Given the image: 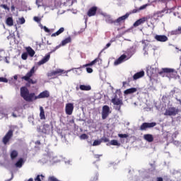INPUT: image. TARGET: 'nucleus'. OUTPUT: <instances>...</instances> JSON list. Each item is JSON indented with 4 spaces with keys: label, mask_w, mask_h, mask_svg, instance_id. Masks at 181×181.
I'll return each mask as SVG.
<instances>
[{
    "label": "nucleus",
    "mask_w": 181,
    "mask_h": 181,
    "mask_svg": "<svg viewBox=\"0 0 181 181\" xmlns=\"http://www.w3.org/2000/svg\"><path fill=\"white\" fill-rule=\"evenodd\" d=\"M20 91L22 98L28 103H32L33 101H35V100H37V98H49L50 97V93L47 90L41 92L37 96H36L35 93H30L29 89L25 86L21 87Z\"/></svg>",
    "instance_id": "f257e3e1"
},
{
    "label": "nucleus",
    "mask_w": 181,
    "mask_h": 181,
    "mask_svg": "<svg viewBox=\"0 0 181 181\" xmlns=\"http://www.w3.org/2000/svg\"><path fill=\"white\" fill-rule=\"evenodd\" d=\"M158 74L160 76H162V77H168V78H174L176 80L179 76L177 75V71H176L173 69L170 68H163L162 69V71L158 72Z\"/></svg>",
    "instance_id": "f03ea898"
},
{
    "label": "nucleus",
    "mask_w": 181,
    "mask_h": 181,
    "mask_svg": "<svg viewBox=\"0 0 181 181\" xmlns=\"http://www.w3.org/2000/svg\"><path fill=\"white\" fill-rule=\"evenodd\" d=\"M105 21L107 23H109L110 25H115V26H121L122 23H124V19H125V17H119L117 19L114 20L112 19V17H111L110 15H105Z\"/></svg>",
    "instance_id": "7ed1b4c3"
},
{
    "label": "nucleus",
    "mask_w": 181,
    "mask_h": 181,
    "mask_svg": "<svg viewBox=\"0 0 181 181\" xmlns=\"http://www.w3.org/2000/svg\"><path fill=\"white\" fill-rule=\"evenodd\" d=\"M33 74H35V66H33L30 70V71H28L26 74L25 76H23L22 79L25 80V81H27L28 83V84H36V83H37V81L30 78V77H32V76H33Z\"/></svg>",
    "instance_id": "20e7f679"
},
{
    "label": "nucleus",
    "mask_w": 181,
    "mask_h": 181,
    "mask_svg": "<svg viewBox=\"0 0 181 181\" xmlns=\"http://www.w3.org/2000/svg\"><path fill=\"white\" fill-rule=\"evenodd\" d=\"M98 62H100V58H96L93 61H92L90 63L82 65L79 68H77V69L80 70V69H84V67H87L86 68L87 73H93V69L90 67L91 66H94V64H95V63H98Z\"/></svg>",
    "instance_id": "39448f33"
},
{
    "label": "nucleus",
    "mask_w": 181,
    "mask_h": 181,
    "mask_svg": "<svg viewBox=\"0 0 181 181\" xmlns=\"http://www.w3.org/2000/svg\"><path fill=\"white\" fill-rule=\"evenodd\" d=\"M111 103H112L114 105H117V107H115V110H117V111H120L121 107L124 105V102L122 101V99L118 98L117 95H115V98H113L111 100Z\"/></svg>",
    "instance_id": "423d86ee"
},
{
    "label": "nucleus",
    "mask_w": 181,
    "mask_h": 181,
    "mask_svg": "<svg viewBox=\"0 0 181 181\" xmlns=\"http://www.w3.org/2000/svg\"><path fill=\"white\" fill-rule=\"evenodd\" d=\"M67 73H69V71H64L63 69H57L55 71L48 72L47 77H54L56 76H62V74H66V76H68Z\"/></svg>",
    "instance_id": "0eeeda50"
},
{
    "label": "nucleus",
    "mask_w": 181,
    "mask_h": 181,
    "mask_svg": "<svg viewBox=\"0 0 181 181\" xmlns=\"http://www.w3.org/2000/svg\"><path fill=\"white\" fill-rule=\"evenodd\" d=\"M53 130V125L45 124L42 128L38 129V132H42V134H50V131Z\"/></svg>",
    "instance_id": "6e6552de"
},
{
    "label": "nucleus",
    "mask_w": 181,
    "mask_h": 181,
    "mask_svg": "<svg viewBox=\"0 0 181 181\" xmlns=\"http://www.w3.org/2000/svg\"><path fill=\"white\" fill-rule=\"evenodd\" d=\"M69 43H71V37L70 36L63 40L59 45L52 50L51 52H56L58 49H60L62 46H66V45H69Z\"/></svg>",
    "instance_id": "1a4fd4ad"
},
{
    "label": "nucleus",
    "mask_w": 181,
    "mask_h": 181,
    "mask_svg": "<svg viewBox=\"0 0 181 181\" xmlns=\"http://www.w3.org/2000/svg\"><path fill=\"white\" fill-rule=\"evenodd\" d=\"M12 136H13V130L10 129L8 132L6 134V135L3 137L2 142L4 145H7L8 142L11 141Z\"/></svg>",
    "instance_id": "9d476101"
},
{
    "label": "nucleus",
    "mask_w": 181,
    "mask_h": 181,
    "mask_svg": "<svg viewBox=\"0 0 181 181\" xmlns=\"http://www.w3.org/2000/svg\"><path fill=\"white\" fill-rule=\"evenodd\" d=\"M179 112V109H177L175 107H171L167 109L164 113V115H168L169 117H175Z\"/></svg>",
    "instance_id": "9b49d317"
},
{
    "label": "nucleus",
    "mask_w": 181,
    "mask_h": 181,
    "mask_svg": "<svg viewBox=\"0 0 181 181\" xmlns=\"http://www.w3.org/2000/svg\"><path fill=\"white\" fill-rule=\"evenodd\" d=\"M156 127V122H144L140 126V131H146L148 128H153Z\"/></svg>",
    "instance_id": "f8f14e48"
},
{
    "label": "nucleus",
    "mask_w": 181,
    "mask_h": 181,
    "mask_svg": "<svg viewBox=\"0 0 181 181\" xmlns=\"http://www.w3.org/2000/svg\"><path fill=\"white\" fill-rule=\"evenodd\" d=\"M110 106L104 105L102 110V119H107L108 115H110Z\"/></svg>",
    "instance_id": "ddd939ff"
},
{
    "label": "nucleus",
    "mask_w": 181,
    "mask_h": 181,
    "mask_svg": "<svg viewBox=\"0 0 181 181\" xmlns=\"http://www.w3.org/2000/svg\"><path fill=\"white\" fill-rule=\"evenodd\" d=\"M74 110V105L73 103H67L65 106V112L66 115H71Z\"/></svg>",
    "instance_id": "4468645a"
},
{
    "label": "nucleus",
    "mask_w": 181,
    "mask_h": 181,
    "mask_svg": "<svg viewBox=\"0 0 181 181\" xmlns=\"http://www.w3.org/2000/svg\"><path fill=\"white\" fill-rule=\"evenodd\" d=\"M128 60V57L125 54L121 55L117 59H116L114 62L115 66H118L121 64V63H124V62H127Z\"/></svg>",
    "instance_id": "2eb2a0df"
},
{
    "label": "nucleus",
    "mask_w": 181,
    "mask_h": 181,
    "mask_svg": "<svg viewBox=\"0 0 181 181\" xmlns=\"http://www.w3.org/2000/svg\"><path fill=\"white\" fill-rule=\"evenodd\" d=\"M97 11H98V7L95 6H92L88 11L87 15L89 16V18H91V16H95V15H97Z\"/></svg>",
    "instance_id": "dca6fc26"
},
{
    "label": "nucleus",
    "mask_w": 181,
    "mask_h": 181,
    "mask_svg": "<svg viewBox=\"0 0 181 181\" xmlns=\"http://www.w3.org/2000/svg\"><path fill=\"white\" fill-rule=\"evenodd\" d=\"M50 53H52V51L47 54L40 62H38L39 66H42V64H45V63H47V62L50 60Z\"/></svg>",
    "instance_id": "f3484780"
},
{
    "label": "nucleus",
    "mask_w": 181,
    "mask_h": 181,
    "mask_svg": "<svg viewBox=\"0 0 181 181\" xmlns=\"http://www.w3.org/2000/svg\"><path fill=\"white\" fill-rule=\"evenodd\" d=\"M154 39H156V40H157V42H168V36L160 35H156L154 37Z\"/></svg>",
    "instance_id": "a211bd4d"
},
{
    "label": "nucleus",
    "mask_w": 181,
    "mask_h": 181,
    "mask_svg": "<svg viewBox=\"0 0 181 181\" xmlns=\"http://www.w3.org/2000/svg\"><path fill=\"white\" fill-rule=\"evenodd\" d=\"M146 21H148L147 17H143L141 18H139L134 23L133 26H134V28H136L139 26V25H142L143 23H145Z\"/></svg>",
    "instance_id": "6ab92c4d"
},
{
    "label": "nucleus",
    "mask_w": 181,
    "mask_h": 181,
    "mask_svg": "<svg viewBox=\"0 0 181 181\" xmlns=\"http://www.w3.org/2000/svg\"><path fill=\"white\" fill-rule=\"evenodd\" d=\"M137 12H139V8H134L130 11L129 13H127L124 16H122V17L124 18L123 19L124 22H125L126 19H128V18H129V15H132V13H137Z\"/></svg>",
    "instance_id": "aec40b11"
},
{
    "label": "nucleus",
    "mask_w": 181,
    "mask_h": 181,
    "mask_svg": "<svg viewBox=\"0 0 181 181\" xmlns=\"http://www.w3.org/2000/svg\"><path fill=\"white\" fill-rule=\"evenodd\" d=\"M144 76H145V71H141L139 72L136 73L133 76V80H138L139 78H142V77H144Z\"/></svg>",
    "instance_id": "412c9836"
},
{
    "label": "nucleus",
    "mask_w": 181,
    "mask_h": 181,
    "mask_svg": "<svg viewBox=\"0 0 181 181\" xmlns=\"http://www.w3.org/2000/svg\"><path fill=\"white\" fill-rule=\"evenodd\" d=\"M138 91V89L136 88H131L129 89H127L124 91V94L126 95H128L129 94H134V93H136Z\"/></svg>",
    "instance_id": "4be33fe9"
},
{
    "label": "nucleus",
    "mask_w": 181,
    "mask_h": 181,
    "mask_svg": "<svg viewBox=\"0 0 181 181\" xmlns=\"http://www.w3.org/2000/svg\"><path fill=\"white\" fill-rule=\"evenodd\" d=\"M19 153L16 150H12L10 153V158L11 160H15L17 156H18Z\"/></svg>",
    "instance_id": "5701e85b"
},
{
    "label": "nucleus",
    "mask_w": 181,
    "mask_h": 181,
    "mask_svg": "<svg viewBox=\"0 0 181 181\" xmlns=\"http://www.w3.org/2000/svg\"><path fill=\"white\" fill-rule=\"evenodd\" d=\"M144 138L145 141H147V142H153V135L152 134H144Z\"/></svg>",
    "instance_id": "b1692460"
},
{
    "label": "nucleus",
    "mask_w": 181,
    "mask_h": 181,
    "mask_svg": "<svg viewBox=\"0 0 181 181\" xmlns=\"http://www.w3.org/2000/svg\"><path fill=\"white\" fill-rule=\"evenodd\" d=\"M64 32V28H60L56 33L52 34V37H55V36H59V35H62Z\"/></svg>",
    "instance_id": "393cba45"
},
{
    "label": "nucleus",
    "mask_w": 181,
    "mask_h": 181,
    "mask_svg": "<svg viewBox=\"0 0 181 181\" xmlns=\"http://www.w3.org/2000/svg\"><path fill=\"white\" fill-rule=\"evenodd\" d=\"M79 88L82 91H90V90H91V86H86V85H81V86H79Z\"/></svg>",
    "instance_id": "a878e982"
},
{
    "label": "nucleus",
    "mask_w": 181,
    "mask_h": 181,
    "mask_svg": "<svg viewBox=\"0 0 181 181\" xmlns=\"http://www.w3.org/2000/svg\"><path fill=\"white\" fill-rule=\"evenodd\" d=\"M40 119H46V116L45 115V109H43V107H40Z\"/></svg>",
    "instance_id": "bb28decb"
},
{
    "label": "nucleus",
    "mask_w": 181,
    "mask_h": 181,
    "mask_svg": "<svg viewBox=\"0 0 181 181\" xmlns=\"http://www.w3.org/2000/svg\"><path fill=\"white\" fill-rule=\"evenodd\" d=\"M26 50H27V53L29 54V56H30V57H33V56H35V50H33L32 47H28L26 48Z\"/></svg>",
    "instance_id": "cd10ccee"
},
{
    "label": "nucleus",
    "mask_w": 181,
    "mask_h": 181,
    "mask_svg": "<svg viewBox=\"0 0 181 181\" xmlns=\"http://www.w3.org/2000/svg\"><path fill=\"white\" fill-rule=\"evenodd\" d=\"M6 23L8 25V26H13V19L12 17L7 18Z\"/></svg>",
    "instance_id": "c85d7f7f"
},
{
    "label": "nucleus",
    "mask_w": 181,
    "mask_h": 181,
    "mask_svg": "<svg viewBox=\"0 0 181 181\" xmlns=\"http://www.w3.org/2000/svg\"><path fill=\"white\" fill-rule=\"evenodd\" d=\"M171 35H181V27H178L177 29L172 30L171 31Z\"/></svg>",
    "instance_id": "c756f323"
},
{
    "label": "nucleus",
    "mask_w": 181,
    "mask_h": 181,
    "mask_svg": "<svg viewBox=\"0 0 181 181\" xmlns=\"http://www.w3.org/2000/svg\"><path fill=\"white\" fill-rule=\"evenodd\" d=\"M110 144L113 146H121V143L118 142L117 140H111Z\"/></svg>",
    "instance_id": "7c9ffc66"
},
{
    "label": "nucleus",
    "mask_w": 181,
    "mask_h": 181,
    "mask_svg": "<svg viewBox=\"0 0 181 181\" xmlns=\"http://www.w3.org/2000/svg\"><path fill=\"white\" fill-rule=\"evenodd\" d=\"M23 165V158H20L16 163V168H21Z\"/></svg>",
    "instance_id": "2f4dec72"
},
{
    "label": "nucleus",
    "mask_w": 181,
    "mask_h": 181,
    "mask_svg": "<svg viewBox=\"0 0 181 181\" xmlns=\"http://www.w3.org/2000/svg\"><path fill=\"white\" fill-rule=\"evenodd\" d=\"M164 13H165V10H162L160 11H157L156 13V15L157 16V18H162L163 16Z\"/></svg>",
    "instance_id": "473e14b6"
},
{
    "label": "nucleus",
    "mask_w": 181,
    "mask_h": 181,
    "mask_svg": "<svg viewBox=\"0 0 181 181\" xmlns=\"http://www.w3.org/2000/svg\"><path fill=\"white\" fill-rule=\"evenodd\" d=\"M98 145H101V140H95L93 143V146H98Z\"/></svg>",
    "instance_id": "72a5a7b5"
},
{
    "label": "nucleus",
    "mask_w": 181,
    "mask_h": 181,
    "mask_svg": "<svg viewBox=\"0 0 181 181\" xmlns=\"http://www.w3.org/2000/svg\"><path fill=\"white\" fill-rule=\"evenodd\" d=\"M149 6V4H144L139 8V11H144V9H146Z\"/></svg>",
    "instance_id": "f704fd0d"
},
{
    "label": "nucleus",
    "mask_w": 181,
    "mask_h": 181,
    "mask_svg": "<svg viewBox=\"0 0 181 181\" xmlns=\"http://www.w3.org/2000/svg\"><path fill=\"white\" fill-rule=\"evenodd\" d=\"M100 141H101V142H110V139L107 137H106L105 136H103L100 139Z\"/></svg>",
    "instance_id": "c9c22d12"
},
{
    "label": "nucleus",
    "mask_w": 181,
    "mask_h": 181,
    "mask_svg": "<svg viewBox=\"0 0 181 181\" xmlns=\"http://www.w3.org/2000/svg\"><path fill=\"white\" fill-rule=\"evenodd\" d=\"M21 59H23V60H26L28 59V53H23L21 55Z\"/></svg>",
    "instance_id": "e433bc0d"
},
{
    "label": "nucleus",
    "mask_w": 181,
    "mask_h": 181,
    "mask_svg": "<svg viewBox=\"0 0 181 181\" xmlns=\"http://www.w3.org/2000/svg\"><path fill=\"white\" fill-rule=\"evenodd\" d=\"M81 139H88V136L86 134H83L80 136Z\"/></svg>",
    "instance_id": "4c0bfd02"
},
{
    "label": "nucleus",
    "mask_w": 181,
    "mask_h": 181,
    "mask_svg": "<svg viewBox=\"0 0 181 181\" xmlns=\"http://www.w3.org/2000/svg\"><path fill=\"white\" fill-rule=\"evenodd\" d=\"M40 177H42V179H43V177H45V176H43V175H37V176L35 178V181H42V180L40 179Z\"/></svg>",
    "instance_id": "58836bf2"
},
{
    "label": "nucleus",
    "mask_w": 181,
    "mask_h": 181,
    "mask_svg": "<svg viewBox=\"0 0 181 181\" xmlns=\"http://www.w3.org/2000/svg\"><path fill=\"white\" fill-rule=\"evenodd\" d=\"M118 136H119V138H128V136H129V135H128L127 134H119Z\"/></svg>",
    "instance_id": "ea45409f"
},
{
    "label": "nucleus",
    "mask_w": 181,
    "mask_h": 181,
    "mask_svg": "<svg viewBox=\"0 0 181 181\" xmlns=\"http://www.w3.org/2000/svg\"><path fill=\"white\" fill-rule=\"evenodd\" d=\"M0 83H8L6 78L0 77Z\"/></svg>",
    "instance_id": "a19ab883"
},
{
    "label": "nucleus",
    "mask_w": 181,
    "mask_h": 181,
    "mask_svg": "<svg viewBox=\"0 0 181 181\" xmlns=\"http://www.w3.org/2000/svg\"><path fill=\"white\" fill-rule=\"evenodd\" d=\"M1 7L4 8V9H6L7 11H9V7H8V5L6 4H1Z\"/></svg>",
    "instance_id": "79ce46f5"
},
{
    "label": "nucleus",
    "mask_w": 181,
    "mask_h": 181,
    "mask_svg": "<svg viewBox=\"0 0 181 181\" xmlns=\"http://www.w3.org/2000/svg\"><path fill=\"white\" fill-rule=\"evenodd\" d=\"M176 93V90H173L170 92V97H173V95H175Z\"/></svg>",
    "instance_id": "37998d69"
},
{
    "label": "nucleus",
    "mask_w": 181,
    "mask_h": 181,
    "mask_svg": "<svg viewBox=\"0 0 181 181\" xmlns=\"http://www.w3.org/2000/svg\"><path fill=\"white\" fill-rule=\"evenodd\" d=\"M142 44L144 45V49L145 50V49H146V47H148V44H146V42L145 40L142 41Z\"/></svg>",
    "instance_id": "c03bdc74"
},
{
    "label": "nucleus",
    "mask_w": 181,
    "mask_h": 181,
    "mask_svg": "<svg viewBox=\"0 0 181 181\" xmlns=\"http://www.w3.org/2000/svg\"><path fill=\"white\" fill-rule=\"evenodd\" d=\"M25 18H20V23L21 25H23V23H25Z\"/></svg>",
    "instance_id": "a18cd8bd"
},
{
    "label": "nucleus",
    "mask_w": 181,
    "mask_h": 181,
    "mask_svg": "<svg viewBox=\"0 0 181 181\" xmlns=\"http://www.w3.org/2000/svg\"><path fill=\"white\" fill-rule=\"evenodd\" d=\"M44 30L47 33H50V30L49 28H47V27H46V26H44Z\"/></svg>",
    "instance_id": "49530a36"
},
{
    "label": "nucleus",
    "mask_w": 181,
    "mask_h": 181,
    "mask_svg": "<svg viewBox=\"0 0 181 181\" xmlns=\"http://www.w3.org/2000/svg\"><path fill=\"white\" fill-rule=\"evenodd\" d=\"M110 46H111V43H107V45H106V46L103 48V50H105V49H108V47H110Z\"/></svg>",
    "instance_id": "de8ad7c7"
},
{
    "label": "nucleus",
    "mask_w": 181,
    "mask_h": 181,
    "mask_svg": "<svg viewBox=\"0 0 181 181\" xmlns=\"http://www.w3.org/2000/svg\"><path fill=\"white\" fill-rule=\"evenodd\" d=\"M34 21L35 22H40V18L39 17H34Z\"/></svg>",
    "instance_id": "09e8293b"
},
{
    "label": "nucleus",
    "mask_w": 181,
    "mask_h": 181,
    "mask_svg": "<svg viewBox=\"0 0 181 181\" xmlns=\"http://www.w3.org/2000/svg\"><path fill=\"white\" fill-rule=\"evenodd\" d=\"M101 156H103V155H98V154L95 155V158L96 159H100V158H101Z\"/></svg>",
    "instance_id": "8fccbe9b"
},
{
    "label": "nucleus",
    "mask_w": 181,
    "mask_h": 181,
    "mask_svg": "<svg viewBox=\"0 0 181 181\" xmlns=\"http://www.w3.org/2000/svg\"><path fill=\"white\" fill-rule=\"evenodd\" d=\"M157 181H163V178H162L161 177H157Z\"/></svg>",
    "instance_id": "3c124183"
},
{
    "label": "nucleus",
    "mask_w": 181,
    "mask_h": 181,
    "mask_svg": "<svg viewBox=\"0 0 181 181\" xmlns=\"http://www.w3.org/2000/svg\"><path fill=\"white\" fill-rule=\"evenodd\" d=\"M35 144H37V145H40V141H37L36 142H35Z\"/></svg>",
    "instance_id": "603ef678"
},
{
    "label": "nucleus",
    "mask_w": 181,
    "mask_h": 181,
    "mask_svg": "<svg viewBox=\"0 0 181 181\" xmlns=\"http://www.w3.org/2000/svg\"><path fill=\"white\" fill-rule=\"evenodd\" d=\"M13 78H14V80H18V76H17V75H15V76H13Z\"/></svg>",
    "instance_id": "864d4df0"
},
{
    "label": "nucleus",
    "mask_w": 181,
    "mask_h": 181,
    "mask_svg": "<svg viewBox=\"0 0 181 181\" xmlns=\"http://www.w3.org/2000/svg\"><path fill=\"white\" fill-rule=\"evenodd\" d=\"M12 115L14 118H16V117H18L15 113H12Z\"/></svg>",
    "instance_id": "5fc2aeb1"
},
{
    "label": "nucleus",
    "mask_w": 181,
    "mask_h": 181,
    "mask_svg": "<svg viewBox=\"0 0 181 181\" xmlns=\"http://www.w3.org/2000/svg\"><path fill=\"white\" fill-rule=\"evenodd\" d=\"M11 11H15V6H11Z\"/></svg>",
    "instance_id": "6e6d98bb"
},
{
    "label": "nucleus",
    "mask_w": 181,
    "mask_h": 181,
    "mask_svg": "<svg viewBox=\"0 0 181 181\" xmlns=\"http://www.w3.org/2000/svg\"><path fill=\"white\" fill-rule=\"evenodd\" d=\"M36 4L39 6V0H36Z\"/></svg>",
    "instance_id": "4d7b16f0"
},
{
    "label": "nucleus",
    "mask_w": 181,
    "mask_h": 181,
    "mask_svg": "<svg viewBox=\"0 0 181 181\" xmlns=\"http://www.w3.org/2000/svg\"><path fill=\"white\" fill-rule=\"evenodd\" d=\"M6 63H9V61L8 60V59H6Z\"/></svg>",
    "instance_id": "13d9d810"
},
{
    "label": "nucleus",
    "mask_w": 181,
    "mask_h": 181,
    "mask_svg": "<svg viewBox=\"0 0 181 181\" xmlns=\"http://www.w3.org/2000/svg\"><path fill=\"white\" fill-rule=\"evenodd\" d=\"M177 101H179L180 105H181V100L180 99H177Z\"/></svg>",
    "instance_id": "bf43d9fd"
},
{
    "label": "nucleus",
    "mask_w": 181,
    "mask_h": 181,
    "mask_svg": "<svg viewBox=\"0 0 181 181\" xmlns=\"http://www.w3.org/2000/svg\"><path fill=\"white\" fill-rule=\"evenodd\" d=\"M125 84H127V82H123V86H124Z\"/></svg>",
    "instance_id": "052dcab7"
},
{
    "label": "nucleus",
    "mask_w": 181,
    "mask_h": 181,
    "mask_svg": "<svg viewBox=\"0 0 181 181\" xmlns=\"http://www.w3.org/2000/svg\"><path fill=\"white\" fill-rule=\"evenodd\" d=\"M128 80H129V82L131 81V78H129Z\"/></svg>",
    "instance_id": "680f3d73"
},
{
    "label": "nucleus",
    "mask_w": 181,
    "mask_h": 181,
    "mask_svg": "<svg viewBox=\"0 0 181 181\" xmlns=\"http://www.w3.org/2000/svg\"><path fill=\"white\" fill-rule=\"evenodd\" d=\"M151 166H153V164H151Z\"/></svg>",
    "instance_id": "e2e57ef3"
},
{
    "label": "nucleus",
    "mask_w": 181,
    "mask_h": 181,
    "mask_svg": "<svg viewBox=\"0 0 181 181\" xmlns=\"http://www.w3.org/2000/svg\"><path fill=\"white\" fill-rule=\"evenodd\" d=\"M39 46H40V44H39Z\"/></svg>",
    "instance_id": "0e129e2a"
}]
</instances>
